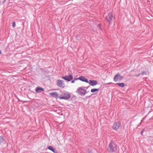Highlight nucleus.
Returning a JSON list of instances; mask_svg holds the SVG:
<instances>
[{
  "label": "nucleus",
  "instance_id": "7",
  "mask_svg": "<svg viewBox=\"0 0 153 153\" xmlns=\"http://www.w3.org/2000/svg\"><path fill=\"white\" fill-rule=\"evenodd\" d=\"M121 124L120 122H118L115 123L112 126V128L114 130H117L119 128Z\"/></svg>",
  "mask_w": 153,
  "mask_h": 153
},
{
  "label": "nucleus",
  "instance_id": "17",
  "mask_svg": "<svg viewBox=\"0 0 153 153\" xmlns=\"http://www.w3.org/2000/svg\"><path fill=\"white\" fill-rule=\"evenodd\" d=\"M78 79V78H76V79H74L72 81H71V83H74L75 82V81Z\"/></svg>",
  "mask_w": 153,
  "mask_h": 153
},
{
  "label": "nucleus",
  "instance_id": "21",
  "mask_svg": "<svg viewBox=\"0 0 153 153\" xmlns=\"http://www.w3.org/2000/svg\"><path fill=\"white\" fill-rule=\"evenodd\" d=\"M144 74V73H143V72H142V74Z\"/></svg>",
  "mask_w": 153,
  "mask_h": 153
},
{
  "label": "nucleus",
  "instance_id": "12",
  "mask_svg": "<svg viewBox=\"0 0 153 153\" xmlns=\"http://www.w3.org/2000/svg\"><path fill=\"white\" fill-rule=\"evenodd\" d=\"M36 93H39L42 91H44V89L39 87H38L36 89Z\"/></svg>",
  "mask_w": 153,
  "mask_h": 153
},
{
  "label": "nucleus",
  "instance_id": "9",
  "mask_svg": "<svg viewBox=\"0 0 153 153\" xmlns=\"http://www.w3.org/2000/svg\"><path fill=\"white\" fill-rule=\"evenodd\" d=\"M50 95L52 97L57 98L58 97L59 95L57 92H55L49 93Z\"/></svg>",
  "mask_w": 153,
  "mask_h": 153
},
{
  "label": "nucleus",
  "instance_id": "10",
  "mask_svg": "<svg viewBox=\"0 0 153 153\" xmlns=\"http://www.w3.org/2000/svg\"><path fill=\"white\" fill-rule=\"evenodd\" d=\"M78 79L87 83L88 82V79L84 76H80L78 78Z\"/></svg>",
  "mask_w": 153,
  "mask_h": 153
},
{
  "label": "nucleus",
  "instance_id": "8",
  "mask_svg": "<svg viewBox=\"0 0 153 153\" xmlns=\"http://www.w3.org/2000/svg\"><path fill=\"white\" fill-rule=\"evenodd\" d=\"M64 95L65 96H64L60 97V99H68L70 98L71 97L70 94L68 93H65Z\"/></svg>",
  "mask_w": 153,
  "mask_h": 153
},
{
  "label": "nucleus",
  "instance_id": "3",
  "mask_svg": "<svg viewBox=\"0 0 153 153\" xmlns=\"http://www.w3.org/2000/svg\"><path fill=\"white\" fill-rule=\"evenodd\" d=\"M56 83L57 85L59 87L64 88L65 87L64 82L62 80L58 79L56 81Z\"/></svg>",
  "mask_w": 153,
  "mask_h": 153
},
{
  "label": "nucleus",
  "instance_id": "20",
  "mask_svg": "<svg viewBox=\"0 0 153 153\" xmlns=\"http://www.w3.org/2000/svg\"><path fill=\"white\" fill-rule=\"evenodd\" d=\"M1 53V51L0 50V54Z\"/></svg>",
  "mask_w": 153,
  "mask_h": 153
},
{
  "label": "nucleus",
  "instance_id": "14",
  "mask_svg": "<svg viewBox=\"0 0 153 153\" xmlns=\"http://www.w3.org/2000/svg\"><path fill=\"white\" fill-rule=\"evenodd\" d=\"M99 91V89L97 88H93L91 90V92L93 93L96 91Z\"/></svg>",
  "mask_w": 153,
  "mask_h": 153
},
{
  "label": "nucleus",
  "instance_id": "19",
  "mask_svg": "<svg viewBox=\"0 0 153 153\" xmlns=\"http://www.w3.org/2000/svg\"><path fill=\"white\" fill-rule=\"evenodd\" d=\"M144 131H145L144 129H143L141 131V134L142 135H143V133Z\"/></svg>",
  "mask_w": 153,
  "mask_h": 153
},
{
  "label": "nucleus",
  "instance_id": "6",
  "mask_svg": "<svg viewBox=\"0 0 153 153\" xmlns=\"http://www.w3.org/2000/svg\"><path fill=\"white\" fill-rule=\"evenodd\" d=\"M113 18V16L111 13H109L106 17L107 20L108 21L109 24H111L112 23Z\"/></svg>",
  "mask_w": 153,
  "mask_h": 153
},
{
  "label": "nucleus",
  "instance_id": "4",
  "mask_svg": "<svg viewBox=\"0 0 153 153\" xmlns=\"http://www.w3.org/2000/svg\"><path fill=\"white\" fill-rule=\"evenodd\" d=\"M123 78V77L121 76L119 73H117L114 76V80L115 82L120 81Z\"/></svg>",
  "mask_w": 153,
  "mask_h": 153
},
{
  "label": "nucleus",
  "instance_id": "16",
  "mask_svg": "<svg viewBox=\"0 0 153 153\" xmlns=\"http://www.w3.org/2000/svg\"><path fill=\"white\" fill-rule=\"evenodd\" d=\"M48 149H49L51 150V151H52L53 152L55 153L54 150V149H53V147L52 146H49L48 147Z\"/></svg>",
  "mask_w": 153,
  "mask_h": 153
},
{
  "label": "nucleus",
  "instance_id": "13",
  "mask_svg": "<svg viewBox=\"0 0 153 153\" xmlns=\"http://www.w3.org/2000/svg\"><path fill=\"white\" fill-rule=\"evenodd\" d=\"M116 84L118 85L119 86L121 87H123L125 86V84L123 83H117Z\"/></svg>",
  "mask_w": 153,
  "mask_h": 153
},
{
  "label": "nucleus",
  "instance_id": "5",
  "mask_svg": "<svg viewBox=\"0 0 153 153\" xmlns=\"http://www.w3.org/2000/svg\"><path fill=\"white\" fill-rule=\"evenodd\" d=\"M73 78V76L71 74L69 75H66L62 77V79L68 81H71L72 80Z\"/></svg>",
  "mask_w": 153,
  "mask_h": 153
},
{
  "label": "nucleus",
  "instance_id": "22",
  "mask_svg": "<svg viewBox=\"0 0 153 153\" xmlns=\"http://www.w3.org/2000/svg\"><path fill=\"white\" fill-rule=\"evenodd\" d=\"M111 83V82H110L109 83Z\"/></svg>",
  "mask_w": 153,
  "mask_h": 153
},
{
  "label": "nucleus",
  "instance_id": "15",
  "mask_svg": "<svg viewBox=\"0 0 153 153\" xmlns=\"http://www.w3.org/2000/svg\"><path fill=\"white\" fill-rule=\"evenodd\" d=\"M4 141V138L2 136H0V144L2 143Z\"/></svg>",
  "mask_w": 153,
  "mask_h": 153
},
{
  "label": "nucleus",
  "instance_id": "1",
  "mask_svg": "<svg viewBox=\"0 0 153 153\" xmlns=\"http://www.w3.org/2000/svg\"><path fill=\"white\" fill-rule=\"evenodd\" d=\"M76 92L82 96H84L87 93L86 90L82 87L79 88L76 91Z\"/></svg>",
  "mask_w": 153,
  "mask_h": 153
},
{
  "label": "nucleus",
  "instance_id": "18",
  "mask_svg": "<svg viewBox=\"0 0 153 153\" xmlns=\"http://www.w3.org/2000/svg\"><path fill=\"white\" fill-rule=\"evenodd\" d=\"M12 25H13V27H16V23L15 22H13Z\"/></svg>",
  "mask_w": 153,
  "mask_h": 153
},
{
  "label": "nucleus",
  "instance_id": "11",
  "mask_svg": "<svg viewBox=\"0 0 153 153\" xmlns=\"http://www.w3.org/2000/svg\"><path fill=\"white\" fill-rule=\"evenodd\" d=\"M89 83L90 85L94 86L97 85L98 82L96 80H89Z\"/></svg>",
  "mask_w": 153,
  "mask_h": 153
},
{
  "label": "nucleus",
  "instance_id": "2",
  "mask_svg": "<svg viewBox=\"0 0 153 153\" xmlns=\"http://www.w3.org/2000/svg\"><path fill=\"white\" fill-rule=\"evenodd\" d=\"M116 146L114 143L113 142H111L109 145V150L111 152H113L116 150Z\"/></svg>",
  "mask_w": 153,
  "mask_h": 153
}]
</instances>
